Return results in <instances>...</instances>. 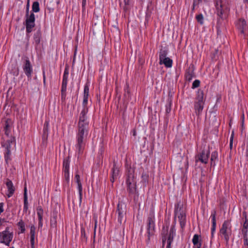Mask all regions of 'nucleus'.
<instances>
[{"mask_svg": "<svg viewBox=\"0 0 248 248\" xmlns=\"http://www.w3.org/2000/svg\"><path fill=\"white\" fill-rule=\"evenodd\" d=\"M134 172V168H132L130 166L127 168L125 184L128 197L133 198L134 202H137L140 194L137 188L136 177Z\"/></svg>", "mask_w": 248, "mask_h": 248, "instance_id": "obj_1", "label": "nucleus"}, {"mask_svg": "<svg viewBox=\"0 0 248 248\" xmlns=\"http://www.w3.org/2000/svg\"><path fill=\"white\" fill-rule=\"evenodd\" d=\"M78 132L76 135L75 147L79 155H81L85 148L89 127L78 126Z\"/></svg>", "mask_w": 248, "mask_h": 248, "instance_id": "obj_2", "label": "nucleus"}, {"mask_svg": "<svg viewBox=\"0 0 248 248\" xmlns=\"http://www.w3.org/2000/svg\"><path fill=\"white\" fill-rule=\"evenodd\" d=\"M215 6L218 22L220 19L223 20L225 15L230 11L229 4L228 0H215Z\"/></svg>", "mask_w": 248, "mask_h": 248, "instance_id": "obj_3", "label": "nucleus"}, {"mask_svg": "<svg viewBox=\"0 0 248 248\" xmlns=\"http://www.w3.org/2000/svg\"><path fill=\"white\" fill-rule=\"evenodd\" d=\"M16 146V138L15 137H11L10 139L1 143V146L4 148V157L5 163L8 165L9 162L12 160L11 148L12 146Z\"/></svg>", "mask_w": 248, "mask_h": 248, "instance_id": "obj_4", "label": "nucleus"}, {"mask_svg": "<svg viewBox=\"0 0 248 248\" xmlns=\"http://www.w3.org/2000/svg\"><path fill=\"white\" fill-rule=\"evenodd\" d=\"M232 225L231 224V220L227 219L225 220L219 230V233L221 237H223L226 244H228L230 236L232 234Z\"/></svg>", "mask_w": 248, "mask_h": 248, "instance_id": "obj_5", "label": "nucleus"}, {"mask_svg": "<svg viewBox=\"0 0 248 248\" xmlns=\"http://www.w3.org/2000/svg\"><path fill=\"white\" fill-rule=\"evenodd\" d=\"M155 217L154 212H150L147 220V236L146 243L148 245L150 243V237L155 234Z\"/></svg>", "mask_w": 248, "mask_h": 248, "instance_id": "obj_6", "label": "nucleus"}, {"mask_svg": "<svg viewBox=\"0 0 248 248\" xmlns=\"http://www.w3.org/2000/svg\"><path fill=\"white\" fill-rule=\"evenodd\" d=\"M13 238V232H9V228L8 227H7L4 231L0 232V243L4 244L7 246H9Z\"/></svg>", "mask_w": 248, "mask_h": 248, "instance_id": "obj_7", "label": "nucleus"}, {"mask_svg": "<svg viewBox=\"0 0 248 248\" xmlns=\"http://www.w3.org/2000/svg\"><path fill=\"white\" fill-rule=\"evenodd\" d=\"M126 212V204L122 202H119L117 206L116 213L118 215V221L120 224H122L123 221H125Z\"/></svg>", "mask_w": 248, "mask_h": 248, "instance_id": "obj_8", "label": "nucleus"}, {"mask_svg": "<svg viewBox=\"0 0 248 248\" xmlns=\"http://www.w3.org/2000/svg\"><path fill=\"white\" fill-rule=\"evenodd\" d=\"M22 69L27 77L28 80L29 81L31 80L32 74H33V68L29 58L27 57L24 58L23 62Z\"/></svg>", "mask_w": 248, "mask_h": 248, "instance_id": "obj_9", "label": "nucleus"}, {"mask_svg": "<svg viewBox=\"0 0 248 248\" xmlns=\"http://www.w3.org/2000/svg\"><path fill=\"white\" fill-rule=\"evenodd\" d=\"M210 156V151L209 149H202L201 151L198 153L195 156L196 162L198 161L201 163L206 164L208 162L209 157Z\"/></svg>", "mask_w": 248, "mask_h": 248, "instance_id": "obj_10", "label": "nucleus"}, {"mask_svg": "<svg viewBox=\"0 0 248 248\" xmlns=\"http://www.w3.org/2000/svg\"><path fill=\"white\" fill-rule=\"evenodd\" d=\"M25 25L26 27V31L27 33H30L33 31V29L35 25V15L34 13H31L30 16H25Z\"/></svg>", "mask_w": 248, "mask_h": 248, "instance_id": "obj_11", "label": "nucleus"}, {"mask_svg": "<svg viewBox=\"0 0 248 248\" xmlns=\"http://www.w3.org/2000/svg\"><path fill=\"white\" fill-rule=\"evenodd\" d=\"M88 111V108H83L82 110L78 123V126L89 127V122L87 121V113Z\"/></svg>", "mask_w": 248, "mask_h": 248, "instance_id": "obj_12", "label": "nucleus"}, {"mask_svg": "<svg viewBox=\"0 0 248 248\" xmlns=\"http://www.w3.org/2000/svg\"><path fill=\"white\" fill-rule=\"evenodd\" d=\"M42 39V33L41 29L40 27L37 31L34 32L33 35V43L34 44L35 48L37 49L39 45L41 43Z\"/></svg>", "mask_w": 248, "mask_h": 248, "instance_id": "obj_13", "label": "nucleus"}, {"mask_svg": "<svg viewBox=\"0 0 248 248\" xmlns=\"http://www.w3.org/2000/svg\"><path fill=\"white\" fill-rule=\"evenodd\" d=\"M13 127V122L11 119H7L4 123L3 127V131L4 132L5 135L10 139L11 137H13L11 135V129Z\"/></svg>", "mask_w": 248, "mask_h": 248, "instance_id": "obj_14", "label": "nucleus"}, {"mask_svg": "<svg viewBox=\"0 0 248 248\" xmlns=\"http://www.w3.org/2000/svg\"><path fill=\"white\" fill-rule=\"evenodd\" d=\"M119 169L116 166V163L115 161H113V167L111 169V176L110 178V181L113 183L115 180L117 178L119 175Z\"/></svg>", "mask_w": 248, "mask_h": 248, "instance_id": "obj_15", "label": "nucleus"}, {"mask_svg": "<svg viewBox=\"0 0 248 248\" xmlns=\"http://www.w3.org/2000/svg\"><path fill=\"white\" fill-rule=\"evenodd\" d=\"M69 75V66L66 64L64 73L62 77L61 88L67 89V85L68 82V78Z\"/></svg>", "mask_w": 248, "mask_h": 248, "instance_id": "obj_16", "label": "nucleus"}, {"mask_svg": "<svg viewBox=\"0 0 248 248\" xmlns=\"http://www.w3.org/2000/svg\"><path fill=\"white\" fill-rule=\"evenodd\" d=\"M176 217L174 218V221L173 224L171 226L169 232L168 233V236H167V240L172 241H173V239L174 236L176 235V229H175V225H176Z\"/></svg>", "mask_w": 248, "mask_h": 248, "instance_id": "obj_17", "label": "nucleus"}, {"mask_svg": "<svg viewBox=\"0 0 248 248\" xmlns=\"http://www.w3.org/2000/svg\"><path fill=\"white\" fill-rule=\"evenodd\" d=\"M216 214L217 211L216 210H214L211 213V217L212 218V228H211V237L213 238L214 237V233L216 232Z\"/></svg>", "mask_w": 248, "mask_h": 248, "instance_id": "obj_18", "label": "nucleus"}, {"mask_svg": "<svg viewBox=\"0 0 248 248\" xmlns=\"http://www.w3.org/2000/svg\"><path fill=\"white\" fill-rule=\"evenodd\" d=\"M237 28L240 31L241 33H244V30L247 28L246 21L244 19H239L236 23Z\"/></svg>", "mask_w": 248, "mask_h": 248, "instance_id": "obj_19", "label": "nucleus"}, {"mask_svg": "<svg viewBox=\"0 0 248 248\" xmlns=\"http://www.w3.org/2000/svg\"><path fill=\"white\" fill-rule=\"evenodd\" d=\"M204 103H198L194 102V108L195 113L198 117H200L202 113Z\"/></svg>", "mask_w": 248, "mask_h": 248, "instance_id": "obj_20", "label": "nucleus"}, {"mask_svg": "<svg viewBox=\"0 0 248 248\" xmlns=\"http://www.w3.org/2000/svg\"><path fill=\"white\" fill-rule=\"evenodd\" d=\"M185 213V212L184 210L183 204L181 203V201H178L177 203L175 204L174 208V217H176L177 215Z\"/></svg>", "mask_w": 248, "mask_h": 248, "instance_id": "obj_21", "label": "nucleus"}, {"mask_svg": "<svg viewBox=\"0 0 248 248\" xmlns=\"http://www.w3.org/2000/svg\"><path fill=\"white\" fill-rule=\"evenodd\" d=\"M153 10V3L152 1H149L148 3L147 6V9L146 11V15H145V22L148 23L149 20L151 17L152 11Z\"/></svg>", "mask_w": 248, "mask_h": 248, "instance_id": "obj_22", "label": "nucleus"}, {"mask_svg": "<svg viewBox=\"0 0 248 248\" xmlns=\"http://www.w3.org/2000/svg\"><path fill=\"white\" fill-rule=\"evenodd\" d=\"M58 212L56 210H54L51 214L50 218V227L51 228H54L56 229L57 228V219Z\"/></svg>", "mask_w": 248, "mask_h": 248, "instance_id": "obj_23", "label": "nucleus"}, {"mask_svg": "<svg viewBox=\"0 0 248 248\" xmlns=\"http://www.w3.org/2000/svg\"><path fill=\"white\" fill-rule=\"evenodd\" d=\"M49 121H46L44 124L43 130L42 140L43 142L45 141L47 139L49 133Z\"/></svg>", "mask_w": 248, "mask_h": 248, "instance_id": "obj_24", "label": "nucleus"}, {"mask_svg": "<svg viewBox=\"0 0 248 248\" xmlns=\"http://www.w3.org/2000/svg\"><path fill=\"white\" fill-rule=\"evenodd\" d=\"M201 235L195 234L194 235L192 239V243L194 245V248H201L202 239H201Z\"/></svg>", "mask_w": 248, "mask_h": 248, "instance_id": "obj_25", "label": "nucleus"}, {"mask_svg": "<svg viewBox=\"0 0 248 248\" xmlns=\"http://www.w3.org/2000/svg\"><path fill=\"white\" fill-rule=\"evenodd\" d=\"M6 185L7 186L8 191L9 192V193L8 194L7 196L8 197L10 198L14 194L15 189L13 186L12 181L10 180V179H7L6 183Z\"/></svg>", "mask_w": 248, "mask_h": 248, "instance_id": "obj_26", "label": "nucleus"}, {"mask_svg": "<svg viewBox=\"0 0 248 248\" xmlns=\"http://www.w3.org/2000/svg\"><path fill=\"white\" fill-rule=\"evenodd\" d=\"M195 102L201 103H204L205 99H204V93L202 90L199 89L198 90Z\"/></svg>", "mask_w": 248, "mask_h": 248, "instance_id": "obj_27", "label": "nucleus"}, {"mask_svg": "<svg viewBox=\"0 0 248 248\" xmlns=\"http://www.w3.org/2000/svg\"><path fill=\"white\" fill-rule=\"evenodd\" d=\"M218 153L217 151H215L211 154L210 159L211 167H215L216 165V163L218 161Z\"/></svg>", "mask_w": 248, "mask_h": 248, "instance_id": "obj_28", "label": "nucleus"}, {"mask_svg": "<svg viewBox=\"0 0 248 248\" xmlns=\"http://www.w3.org/2000/svg\"><path fill=\"white\" fill-rule=\"evenodd\" d=\"M159 64H164L167 68H170L172 65V60L169 57H167L159 60Z\"/></svg>", "mask_w": 248, "mask_h": 248, "instance_id": "obj_29", "label": "nucleus"}, {"mask_svg": "<svg viewBox=\"0 0 248 248\" xmlns=\"http://www.w3.org/2000/svg\"><path fill=\"white\" fill-rule=\"evenodd\" d=\"M28 209V202L27 196V189L26 186H25L24 189V207L23 211L26 212Z\"/></svg>", "mask_w": 248, "mask_h": 248, "instance_id": "obj_30", "label": "nucleus"}, {"mask_svg": "<svg viewBox=\"0 0 248 248\" xmlns=\"http://www.w3.org/2000/svg\"><path fill=\"white\" fill-rule=\"evenodd\" d=\"M193 77H195L194 69L190 70L189 68L186 71L185 74V78L186 80L190 82Z\"/></svg>", "mask_w": 248, "mask_h": 248, "instance_id": "obj_31", "label": "nucleus"}, {"mask_svg": "<svg viewBox=\"0 0 248 248\" xmlns=\"http://www.w3.org/2000/svg\"><path fill=\"white\" fill-rule=\"evenodd\" d=\"M70 157L68 156L63 159V171H69Z\"/></svg>", "mask_w": 248, "mask_h": 248, "instance_id": "obj_32", "label": "nucleus"}, {"mask_svg": "<svg viewBox=\"0 0 248 248\" xmlns=\"http://www.w3.org/2000/svg\"><path fill=\"white\" fill-rule=\"evenodd\" d=\"M169 227V224H168L166 226V229H165V226H163L162 228V233H161L162 241L164 240V241H167V235H168Z\"/></svg>", "mask_w": 248, "mask_h": 248, "instance_id": "obj_33", "label": "nucleus"}, {"mask_svg": "<svg viewBox=\"0 0 248 248\" xmlns=\"http://www.w3.org/2000/svg\"><path fill=\"white\" fill-rule=\"evenodd\" d=\"M168 53V50L167 48H162L160 49L159 55V60H162V59L167 58V56Z\"/></svg>", "mask_w": 248, "mask_h": 248, "instance_id": "obj_34", "label": "nucleus"}, {"mask_svg": "<svg viewBox=\"0 0 248 248\" xmlns=\"http://www.w3.org/2000/svg\"><path fill=\"white\" fill-rule=\"evenodd\" d=\"M39 3L38 1H34L32 5V12L31 13H38L40 11Z\"/></svg>", "mask_w": 248, "mask_h": 248, "instance_id": "obj_35", "label": "nucleus"}, {"mask_svg": "<svg viewBox=\"0 0 248 248\" xmlns=\"http://www.w3.org/2000/svg\"><path fill=\"white\" fill-rule=\"evenodd\" d=\"M148 177L149 176L147 173L145 172L142 173L141 182L142 183L144 186H146L148 182Z\"/></svg>", "mask_w": 248, "mask_h": 248, "instance_id": "obj_36", "label": "nucleus"}, {"mask_svg": "<svg viewBox=\"0 0 248 248\" xmlns=\"http://www.w3.org/2000/svg\"><path fill=\"white\" fill-rule=\"evenodd\" d=\"M172 105L171 100L168 99L167 101V103L166 105V113L167 114L170 113L171 111V107Z\"/></svg>", "mask_w": 248, "mask_h": 248, "instance_id": "obj_37", "label": "nucleus"}, {"mask_svg": "<svg viewBox=\"0 0 248 248\" xmlns=\"http://www.w3.org/2000/svg\"><path fill=\"white\" fill-rule=\"evenodd\" d=\"M35 227L32 225L31 226L30 228V234H31V241H33V240L35 239Z\"/></svg>", "mask_w": 248, "mask_h": 248, "instance_id": "obj_38", "label": "nucleus"}, {"mask_svg": "<svg viewBox=\"0 0 248 248\" xmlns=\"http://www.w3.org/2000/svg\"><path fill=\"white\" fill-rule=\"evenodd\" d=\"M63 172L64 180L65 183V185H66L68 186L70 182L69 171H63Z\"/></svg>", "mask_w": 248, "mask_h": 248, "instance_id": "obj_39", "label": "nucleus"}, {"mask_svg": "<svg viewBox=\"0 0 248 248\" xmlns=\"http://www.w3.org/2000/svg\"><path fill=\"white\" fill-rule=\"evenodd\" d=\"M78 189L79 193V202H81L82 198V186L81 183H78Z\"/></svg>", "mask_w": 248, "mask_h": 248, "instance_id": "obj_40", "label": "nucleus"}, {"mask_svg": "<svg viewBox=\"0 0 248 248\" xmlns=\"http://www.w3.org/2000/svg\"><path fill=\"white\" fill-rule=\"evenodd\" d=\"M17 226L20 229L21 233H24L25 231V224L22 220H20L17 223Z\"/></svg>", "mask_w": 248, "mask_h": 248, "instance_id": "obj_41", "label": "nucleus"}, {"mask_svg": "<svg viewBox=\"0 0 248 248\" xmlns=\"http://www.w3.org/2000/svg\"><path fill=\"white\" fill-rule=\"evenodd\" d=\"M66 89L64 88H61V99L62 102H65L66 96Z\"/></svg>", "mask_w": 248, "mask_h": 248, "instance_id": "obj_42", "label": "nucleus"}, {"mask_svg": "<svg viewBox=\"0 0 248 248\" xmlns=\"http://www.w3.org/2000/svg\"><path fill=\"white\" fill-rule=\"evenodd\" d=\"M196 19L198 23L202 25L203 24V16L202 14H200L196 16Z\"/></svg>", "mask_w": 248, "mask_h": 248, "instance_id": "obj_43", "label": "nucleus"}, {"mask_svg": "<svg viewBox=\"0 0 248 248\" xmlns=\"http://www.w3.org/2000/svg\"><path fill=\"white\" fill-rule=\"evenodd\" d=\"M37 214L38 218H43V209L41 206H39L37 208Z\"/></svg>", "mask_w": 248, "mask_h": 248, "instance_id": "obj_44", "label": "nucleus"}, {"mask_svg": "<svg viewBox=\"0 0 248 248\" xmlns=\"http://www.w3.org/2000/svg\"><path fill=\"white\" fill-rule=\"evenodd\" d=\"M89 94V87L87 84H86L84 87V97H88Z\"/></svg>", "mask_w": 248, "mask_h": 248, "instance_id": "obj_45", "label": "nucleus"}, {"mask_svg": "<svg viewBox=\"0 0 248 248\" xmlns=\"http://www.w3.org/2000/svg\"><path fill=\"white\" fill-rule=\"evenodd\" d=\"M200 3H201V2H199L197 0H193V4H192V8H191V12H192V13H194V12L195 11V8L197 6H198Z\"/></svg>", "mask_w": 248, "mask_h": 248, "instance_id": "obj_46", "label": "nucleus"}, {"mask_svg": "<svg viewBox=\"0 0 248 248\" xmlns=\"http://www.w3.org/2000/svg\"><path fill=\"white\" fill-rule=\"evenodd\" d=\"M200 81L198 79L195 80L192 85V89H194L196 88H198L200 86Z\"/></svg>", "mask_w": 248, "mask_h": 248, "instance_id": "obj_47", "label": "nucleus"}, {"mask_svg": "<svg viewBox=\"0 0 248 248\" xmlns=\"http://www.w3.org/2000/svg\"><path fill=\"white\" fill-rule=\"evenodd\" d=\"M233 137H234V131H232V132L230 139V148L231 150H232V148Z\"/></svg>", "mask_w": 248, "mask_h": 248, "instance_id": "obj_48", "label": "nucleus"}, {"mask_svg": "<svg viewBox=\"0 0 248 248\" xmlns=\"http://www.w3.org/2000/svg\"><path fill=\"white\" fill-rule=\"evenodd\" d=\"M177 216H178V218L179 219V221L186 219V213H183V214H178V215H177Z\"/></svg>", "mask_w": 248, "mask_h": 248, "instance_id": "obj_49", "label": "nucleus"}, {"mask_svg": "<svg viewBox=\"0 0 248 248\" xmlns=\"http://www.w3.org/2000/svg\"><path fill=\"white\" fill-rule=\"evenodd\" d=\"M244 247L243 248H248V236L243 237Z\"/></svg>", "mask_w": 248, "mask_h": 248, "instance_id": "obj_50", "label": "nucleus"}, {"mask_svg": "<svg viewBox=\"0 0 248 248\" xmlns=\"http://www.w3.org/2000/svg\"><path fill=\"white\" fill-rule=\"evenodd\" d=\"M11 73H13V75L17 77L19 75V69L17 67H15V70H12Z\"/></svg>", "mask_w": 248, "mask_h": 248, "instance_id": "obj_51", "label": "nucleus"}, {"mask_svg": "<svg viewBox=\"0 0 248 248\" xmlns=\"http://www.w3.org/2000/svg\"><path fill=\"white\" fill-rule=\"evenodd\" d=\"M88 100V97H84L83 96V103H82V105L83 106V108H88L87 107Z\"/></svg>", "mask_w": 248, "mask_h": 248, "instance_id": "obj_52", "label": "nucleus"}, {"mask_svg": "<svg viewBox=\"0 0 248 248\" xmlns=\"http://www.w3.org/2000/svg\"><path fill=\"white\" fill-rule=\"evenodd\" d=\"M29 1H30V0H28L27 3V5H26L25 16H30V15H29V8H30Z\"/></svg>", "mask_w": 248, "mask_h": 248, "instance_id": "obj_53", "label": "nucleus"}, {"mask_svg": "<svg viewBox=\"0 0 248 248\" xmlns=\"http://www.w3.org/2000/svg\"><path fill=\"white\" fill-rule=\"evenodd\" d=\"M248 228H242L241 232L243 237L248 236Z\"/></svg>", "mask_w": 248, "mask_h": 248, "instance_id": "obj_54", "label": "nucleus"}, {"mask_svg": "<svg viewBox=\"0 0 248 248\" xmlns=\"http://www.w3.org/2000/svg\"><path fill=\"white\" fill-rule=\"evenodd\" d=\"M129 1L130 0H124V9L125 11H126L128 9L127 6L129 5Z\"/></svg>", "mask_w": 248, "mask_h": 248, "instance_id": "obj_55", "label": "nucleus"}, {"mask_svg": "<svg viewBox=\"0 0 248 248\" xmlns=\"http://www.w3.org/2000/svg\"><path fill=\"white\" fill-rule=\"evenodd\" d=\"M81 234L82 237H83L84 238H85L87 239V237L86 236V233H85V230L84 228H81Z\"/></svg>", "mask_w": 248, "mask_h": 248, "instance_id": "obj_56", "label": "nucleus"}, {"mask_svg": "<svg viewBox=\"0 0 248 248\" xmlns=\"http://www.w3.org/2000/svg\"><path fill=\"white\" fill-rule=\"evenodd\" d=\"M179 222H180V225L181 228L182 229H183L186 226V219L184 220L180 221H179Z\"/></svg>", "mask_w": 248, "mask_h": 248, "instance_id": "obj_57", "label": "nucleus"}, {"mask_svg": "<svg viewBox=\"0 0 248 248\" xmlns=\"http://www.w3.org/2000/svg\"><path fill=\"white\" fill-rule=\"evenodd\" d=\"M242 228H248V219H246L245 220Z\"/></svg>", "mask_w": 248, "mask_h": 248, "instance_id": "obj_58", "label": "nucleus"}, {"mask_svg": "<svg viewBox=\"0 0 248 248\" xmlns=\"http://www.w3.org/2000/svg\"><path fill=\"white\" fill-rule=\"evenodd\" d=\"M75 178L76 180V183L78 184V183H81L80 182V176L79 174H76L75 175Z\"/></svg>", "mask_w": 248, "mask_h": 248, "instance_id": "obj_59", "label": "nucleus"}, {"mask_svg": "<svg viewBox=\"0 0 248 248\" xmlns=\"http://www.w3.org/2000/svg\"><path fill=\"white\" fill-rule=\"evenodd\" d=\"M39 222H38V227L42 228L43 226V218H38Z\"/></svg>", "mask_w": 248, "mask_h": 248, "instance_id": "obj_60", "label": "nucleus"}, {"mask_svg": "<svg viewBox=\"0 0 248 248\" xmlns=\"http://www.w3.org/2000/svg\"><path fill=\"white\" fill-rule=\"evenodd\" d=\"M43 83L45 86H46V78L45 75V71L44 70H43Z\"/></svg>", "mask_w": 248, "mask_h": 248, "instance_id": "obj_61", "label": "nucleus"}, {"mask_svg": "<svg viewBox=\"0 0 248 248\" xmlns=\"http://www.w3.org/2000/svg\"><path fill=\"white\" fill-rule=\"evenodd\" d=\"M3 206H4V203L0 202V215L4 211Z\"/></svg>", "mask_w": 248, "mask_h": 248, "instance_id": "obj_62", "label": "nucleus"}, {"mask_svg": "<svg viewBox=\"0 0 248 248\" xmlns=\"http://www.w3.org/2000/svg\"><path fill=\"white\" fill-rule=\"evenodd\" d=\"M86 4V0H82V10L84 11L85 9V6Z\"/></svg>", "mask_w": 248, "mask_h": 248, "instance_id": "obj_63", "label": "nucleus"}, {"mask_svg": "<svg viewBox=\"0 0 248 248\" xmlns=\"http://www.w3.org/2000/svg\"><path fill=\"white\" fill-rule=\"evenodd\" d=\"M167 247H166V248H171V243L172 242V241H170L167 240Z\"/></svg>", "mask_w": 248, "mask_h": 248, "instance_id": "obj_64", "label": "nucleus"}]
</instances>
